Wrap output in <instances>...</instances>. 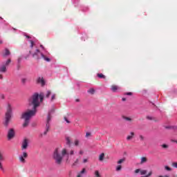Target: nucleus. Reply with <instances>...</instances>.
<instances>
[{
  "instance_id": "f257e3e1",
  "label": "nucleus",
  "mask_w": 177,
  "mask_h": 177,
  "mask_svg": "<svg viewBox=\"0 0 177 177\" xmlns=\"http://www.w3.org/2000/svg\"><path fill=\"white\" fill-rule=\"evenodd\" d=\"M65 156H68V157L74 156V150L72 149L68 152L66 148L57 147L53 152V158L57 165H62Z\"/></svg>"
},
{
  "instance_id": "f03ea898",
  "label": "nucleus",
  "mask_w": 177,
  "mask_h": 177,
  "mask_svg": "<svg viewBox=\"0 0 177 177\" xmlns=\"http://www.w3.org/2000/svg\"><path fill=\"white\" fill-rule=\"evenodd\" d=\"M44 97H45L44 93H40L39 95L37 93H35L28 99V106H32L34 110H37V108L39 107L41 103L44 102Z\"/></svg>"
},
{
  "instance_id": "7ed1b4c3",
  "label": "nucleus",
  "mask_w": 177,
  "mask_h": 177,
  "mask_svg": "<svg viewBox=\"0 0 177 177\" xmlns=\"http://www.w3.org/2000/svg\"><path fill=\"white\" fill-rule=\"evenodd\" d=\"M37 109H27L25 112L22 113L21 118H22V120H24V122L23 124L24 128L28 127V124H30V120H31V118H32V117L35 115V114H37Z\"/></svg>"
},
{
  "instance_id": "20e7f679",
  "label": "nucleus",
  "mask_w": 177,
  "mask_h": 177,
  "mask_svg": "<svg viewBox=\"0 0 177 177\" xmlns=\"http://www.w3.org/2000/svg\"><path fill=\"white\" fill-rule=\"evenodd\" d=\"M12 108L10 104H8L7 105V111L6 112L5 118L3 125L6 127H9V124H10V121H12Z\"/></svg>"
},
{
  "instance_id": "39448f33",
  "label": "nucleus",
  "mask_w": 177,
  "mask_h": 177,
  "mask_svg": "<svg viewBox=\"0 0 177 177\" xmlns=\"http://www.w3.org/2000/svg\"><path fill=\"white\" fill-rule=\"evenodd\" d=\"M52 113H55V109H53L48 115L46 124V130L44 133H41L39 136V138H44V136H46L48 135V132H49L50 129V120L52 119V116L50 115Z\"/></svg>"
},
{
  "instance_id": "423d86ee",
  "label": "nucleus",
  "mask_w": 177,
  "mask_h": 177,
  "mask_svg": "<svg viewBox=\"0 0 177 177\" xmlns=\"http://www.w3.org/2000/svg\"><path fill=\"white\" fill-rule=\"evenodd\" d=\"M12 60L10 59H8L6 62L3 63L1 65H0V73H6L8 71V69L6 67L10 64V62Z\"/></svg>"
},
{
  "instance_id": "0eeeda50",
  "label": "nucleus",
  "mask_w": 177,
  "mask_h": 177,
  "mask_svg": "<svg viewBox=\"0 0 177 177\" xmlns=\"http://www.w3.org/2000/svg\"><path fill=\"white\" fill-rule=\"evenodd\" d=\"M3 154H5V151L3 149H0V171H2L3 172L5 171L3 169V165H2V161L4 160Z\"/></svg>"
},
{
  "instance_id": "6e6552de",
  "label": "nucleus",
  "mask_w": 177,
  "mask_h": 177,
  "mask_svg": "<svg viewBox=\"0 0 177 177\" xmlns=\"http://www.w3.org/2000/svg\"><path fill=\"white\" fill-rule=\"evenodd\" d=\"M28 157V153L27 152H23L21 155L19 156V160L22 164H26V158Z\"/></svg>"
},
{
  "instance_id": "1a4fd4ad",
  "label": "nucleus",
  "mask_w": 177,
  "mask_h": 177,
  "mask_svg": "<svg viewBox=\"0 0 177 177\" xmlns=\"http://www.w3.org/2000/svg\"><path fill=\"white\" fill-rule=\"evenodd\" d=\"M8 140H10L15 138V129H10L8 132Z\"/></svg>"
},
{
  "instance_id": "9d476101",
  "label": "nucleus",
  "mask_w": 177,
  "mask_h": 177,
  "mask_svg": "<svg viewBox=\"0 0 177 177\" xmlns=\"http://www.w3.org/2000/svg\"><path fill=\"white\" fill-rule=\"evenodd\" d=\"M27 147H28V140L24 139L22 142L21 149L22 150H26Z\"/></svg>"
},
{
  "instance_id": "9b49d317",
  "label": "nucleus",
  "mask_w": 177,
  "mask_h": 177,
  "mask_svg": "<svg viewBox=\"0 0 177 177\" xmlns=\"http://www.w3.org/2000/svg\"><path fill=\"white\" fill-rule=\"evenodd\" d=\"M140 174V175H146L147 174V170L137 169L135 170V174Z\"/></svg>"
},
{
  "instance_id": "f8f14e48",
  "label": "nucleus",
  "mask_w": 177,
  "mask_h": 177,
  "mask_svg": "<svg viewBox=\"0 0 177 177\" xmlns=\"http://www.w3.org/2000/svg\"><path fill=\"white\" fill-rule=\"evenodd\" d=\"M37 84H41V85L44 86V85H45V80H44L43 77H39L37 79Z\"/></svg>"
},
{
  "instance_id": "ddd939ff",
  "label": "nucleus",
  "mask_w": 177,
  "mask_h": 177,
  "mask_svg": "<svg viewBox=\"0 0 177 177\" xmlns=\"http://www.w3.org/2000/svg\"><path fill=\"white\" fill-rule=\"evenodd\" d=\"M10 55V51L9 49L6 48L4 50V53L3 54V57H6L7 56H9Z\"/></svg>"
},
{
  "instance_id": "4468645a",
  "label": "nucleus",
  "mask_w": 177,
  "mask_h": 177,
  "mask_svg": "<svg viewBox=\"0 0 177 177\" xmlns=\"http://www.w3.org/2000/svg\"><path fill=\"white\" fill-rule=\"evenodd\" d=\"M135 136V133L131 132L130 135L127 137V140H132Z\"/></svg>"
},
{
  "instance_id": "2eb2a0df",
  "label": "nucleus",
  "mask_w": 177,
  "mask_h": 177,
  "mask_svg": "<svg viewBox=\"0 0 177 177\" xmlns=\"http://www.w3.org/2000/svg\"><path fill=\"white\" fill-rule=\"evenodd\" d=\"M41 55L42 59H44V60H45L46 62H50V58H49V57L45 56V55H44V54H42V53H41Z\"/></svg>"
},
{
  "instance_id": "dca6fc26",
  "label": "nucleus",
  "mask_w": 177,
  "mask_h": 177,
  "mask_svg": "<svg viewBox=\"0 0 177 177\" xmlns=\"http://www.w3.org/2000/svg\"><path fill=\"white\" fill-rule=\"evenodd\" d=\"M118 90V86H115V85L111 86V91H113V92H117Z\"/></svg>"
},
{
  "instance_id": "f3484780",
  "label": "nucleus",
  "mask_w": 177,
  "mask_h": 177,
  "mask_svg": "<svg viewBox=\"0 0 177 177\" xmlns=\"http://www.w3.org/2000/svg\"><path fill=\"white\" fill-rule=\"evenodd\" d=\"M145 162H147V158L142 157L140 164H145Z\"/></svg>"
},
{
  "instance_id": "a211bd4d",
  "label": "nucleus",
  "mask_w": 177,
  "mask_h": 177,
  "mask_svg": "<svg viewBox=\"0 0 177 177\" xmlns=\"http://www.w3.org/2000/svg\"><path fill=\"white\" fill-rule=\"evenodd\" d=\"M97 77H98V78H102L103 80L106 78V76L102 73H97Z\"/></svg>"
},
{
  "instance_id": "6ab92c4d",
  "label": "nucleus",
  "mask_w": 177,
  "mask_h": 177,
  "mask_svg": "<svg viewBox=\"0 0 177 177\" xmlns=\"http://www.w3.org/2000/svg\"><path fill=\"white\" fill-rule=\"evenodd\" d=\"M66 145H68V146H70V145H71V140L70 139V137H66Z\"/></svg>"
},
{
  "instance_id": "aec40b11",
  "label": "nucleus",
  "mask_w": 177,
  "mask_h": 177,
  "mask_svg": "<svg viewBox=\"0 0 177 177\" xmlns=\"http://www.w3.org/2000/svg\"><path fill=\"white\" fill-rule=\"evenodd\" d=\"M122 169V166L121 165H118L116 167L115 171H117L118 172L121 171Z\"/></svg>"
},
{
  "instance_id": "412c9836",
  "label": "nucleus",
  "mask_w": 177,
  "mask_h": 177,
  "mask_svg": "<svg viewBox=\"0 0 177 177\" xmlns=\"http://www.w3.org/2000/svg\"><path fill=\"white\" fill-rule=\"evenodd\" d=\"M99 160L100 161H103V160H104V153H101L99 156Z\"/></svg>"
},
{
  "instance_id": "4be33fe9",
  "label": "nucleus",
  "mask_w": 177,
  "mask_h": 177,
  "mask_svg": "<svg viewBox=\"0 0 177 177\" xmlns=\"http://www.w3.org/2000/svg\"><path fill=\"white\" fill-rule=\"evenodd\" d=\"M21 84H23V85H26V84L27 82V78H22L21 80Z\"/></svg>"
},
{
  "instance_id": "5701e85b",
  "label": "nucleus",
  "mask_w": 177,
  "mask_h": 177,
  "mask_svg": "<svg viewBox=\"0 0 177 177\" xmlns=\"http://www.w3.org/2000/svg\"><path fill=\"white\" fill-rule=\"evenodd\" d=\"M88 93H91V95H93L95 93V89L90 88L89 90H88Z\"/></svg>"
},
{
  "instance_id": "b1692460",
  "label": "nucleus",
  "mask_w": 177,
  "mask_h": 177,
  "mask_svg": "<svg viewBox=\"0 0 177 177\" xmlns=\"http://www.w3.org/2000/svg\"><path fill=\"white\" fill-rule=\"evenodd\" d=\"M123 118L126 121H129L130 122H132V118H129V117H127V116H124Z\"/></svg>"
},
{
  "instance_id": "393cba45",
  "label": "nucleus",
  "mask_w": 177,
  "mask_h": 177,
  "mask_svg": "<svg viewBox=\"0 0 177 177\" xmlns=\"http://www.w3.org/2000/svg\"><path fill=\"white\" fill-rule=\"evenodd\" d=\"M52 93L50 92V91H47V93H46V94L45 95V97H49L50 96V94H51Z\"/></svg>"
},
{
  "instance_id": "a878e982",
  "label": "nucleus",
  "mask_w": 177,
  "mask_h": 177,
  "mask_svg": "<svg viewBox=\"0 0 177 177\" xmlns=\"http://www.w3.org/2000/svg\"><path fill=\"white\" fill-rule=\"evenodd\" d=\"M151 175H153V171H149L147 175L141 177H150Z\"/></svg>"
},
{
  "instance_id": "bb28decb",
  "label": "nucleus",
  "mask_w": 177,
  "mask_h": 177,
  "mask_svg": "<svg viewBox=\"0 0 177 177\" xmlns=\"http://www.w3.org/2000/svg\"><path fill=\"white\" fill-rule=\"evenodd\" d=\"M125 161V159H120L118 161V164L120 165V164H122Z\"/></svg>"
},
{
  "instance_id": "cd10ccee",
  "label": "nucleus",
  "mask_w": 177,
  "mask_h": 177,
  "mask_svg": "<svg viewBox=\"0 0 177 177\" xmlns=\"http://www.w3.org/2000/svg\"><path fill=\"white\" fill-rule=\"evenodd\" d=\"M56 99V94H53L51 97V102H53Z\"/></svg>"
},
{
  "instance_id": "c85d7f7f",
  "label": "nucleus",
  "mask_w": 177,
  "mask_h": 177,
  "mask_svg": "<svg viewBox=\"0 0 177 177\" xmlns=\"http://www.w3.org/2000/svg\"><path fill=\"white\" fill-rule=\"evenodd\" d=\"M80 162L79 159H76L75 161L73 162V165L75 166L77 165V164H78V162Z\"/></svg>"
},
{
  "instance_id": "c756f323",
  "label": "nucleus",
  "mask_w": 177,
  "mask_h": 177,
  "mask_svg": "<svg viewBox=\"0 0 177 177\" xmlns=\"http://www.w3.org/2000/svg\"><path fill=\"white\" fill-rule=\"evenodd\" d=\"M171 167H173L174 168H177V162H174L171 164Z\"/></svg>"
},
{
  "instance_id": "7c9ffc66",
  "label": "nucleus",
  "mask_w": 177,
  "mask_h": 177,
  "mask_svg": "<svg viewBox=\"0 0 177 177\" xmlns=\"http://www.w3.org/2000/svg\"><path fill=\"white\" fill-rule=\"evenodd\" d=\"M165 169H166V171H172V169L168 166H165Z\"/></svg>"
},
{
  "instance_id": "2f4dec72",
  "label": "nucleus",
  "mask_w": 177,
  "mask_h": 177,
  "mask_svg": "<svg viewBox=\"0 0 177 177\" xmlns=\"http://www.w3.org/2000/svg\"><path fill=\"white\" fill-rule=\"evenodd\" d=\"M161 146L163 149H168V145H167L166 144H163Z\"/></svg>"
},
{
  "instance_id": "473e14b6",
  "label": "nucleus",
  "mask_w": 177,
  "mask_h": 177,
  "mask_svg": "<svg viewBox=\"0 0 177 177\" xmlns=\"http://www.w3.org/2000/svg\"><path fill=\"white\" fill-rule=\"evenodd\" d=\"M78 145H80V141L78 140H76L75 141V146H78Z\"/></svg>"
},
{
  "instance_id": "72a5a7b5",
  "label": "nucleus",
  "mask_w": 177,
  "mask_h": 177,
  "mask_svg": "<svg viewBox=\"0 0 177 177\" xmlns=\"http://www.w3.org/2000/svg\"><path fill=\"white\" fill-rule=\"evenodd\" d=\"M64 120L67 122V124H70V121L68 120V119H67L66 117H64Z\"/></svg>"
},
{
  "instance_id": "f704fd0d",
  "label": "nucleus",
  "mask_w": 177,
  "mask_h": 177,
  "mask_svg": "<svg viewBox=\"0 0 177 177\" xmlns=\"http://www.w3.org/2000/svg\"><path fill=\"white\" fill-rule=\"evenodd\" d=\"M139 138H140V140H145V137H144L143 136L140 135V136H139Z\"/></svg>"
},
{
  "instance_id": "c9c22d12",
  "label": "nucleus",
  "mask_w": 177,
  "mask_h": 177,
  "mask_svg": "<svg viewBox=\"0 0 177 177\" xmlns=\"http://www.w3.org/2000/svg\"><path fill=\"white\" fill-rule=\"evenodd\" d=\"M30 46L32 48H33L34 47V41L32 40H30Z\"/></svg>"
},
{
  "instance_id": "e433bc0d",
  "label": "nucleus",
  "mask_w": 177,
  "mask_h": 177,
  "mask_svg": "<svg viewBox=\"0 0 177 177\" xmlns=\"http://www.w3.org/2000/svg\"><path fill=\"white\" fill-rule=\"evenodd\" d=\"M36 52L35 54H33V57H35V55H37V53H39V49H37L36 50Z\"/></svg>"
},
{
  "instance_id": "4c0bfd02",
  "label": "nucleus",
  "mask_w": 177,
  "mask_h": 177,
  "mask_svg": "<svg viewBox=\"0 0 177 177\" xmlns=\"http://www.w3.org/2000/svg\"><path fill=\"white\" fill-rule=\"evenodd\" d=\"M85 171H86V169H85V168H84V169H82V170L80 172V174L82 175V174H85Z\"/></svg>"
},
{
  "instance_id": "58836bf2",
  "label": "nucleus",
  "mask_w": 177,
  "mask_h": 177,
  "mask_svg": "<svg viewBox=\"0 0 177 177\" xmlns=\"http://www.w3.org/2000/svg\"><path fill=\"white\" fill-rule=\"evenodd\" d=\"M89 136H91V133L87 132V133H86V138H89Z\"/></svg>"
},
{
  "instance_id": "ea45409f",
  "label": "nucleus",
  "mask_w": 177,
  "mask_h": 177,
  "mask_svg": "<svg viewBox=\"0 0 177 177\" xmlns=\"http://www.w3.org/2000/svg\"><path fill=\"white\" fill-rule=\"evenodd\" d=\"M125 95H127L128 96H132V93L131 92L126 93Z\"/></svg>"
},
{
  "instance_id": "a19ab883",
  "label": "nucleus",
  "mask_w": 177,
  "mask_h": 177,
  "mask_svg": "<svg viewBox=\"0 0 177 177\" xmlns=\"http://www.w3.org/2000/svg\"><path fill=\"white\" fill-rule=\"evenodd\" d=\"M83 162L85 164L86 162H88V159H84L83 160Z\"/></svg>"
},
{
  "instance_id": "79ce46f5",
  "label": "nucleus",
  "mask_w": 177,
  "mask_h": 177,
  "mask_svg": "<svg viewBox=\"0 0 177 177\" xmlns=\"http://www.w3.org/2000/svg\"><path fill=\"white\" fill-rule=\"evenodd\" d=\"M25 37H26V38H28V39H30L31 38V37L27 35H25Z\"/></svg>"
},
{
  "instance_id": "37998d69",
  "label": "nucleus",
  "mask_w": 177,
  "mask_h": 177,
  "mask_svg": "<svg viewBox=\"0 0 177 177\" xmlns=\"http://www.w3.org/2000/svg\"><path fill=\"white\" fill-rule=\"evenodd\" d=\"M40 48H41V49L45 50V47H44V46H43V45H40Z\"/></svg>"
},
{
  "instance_id": "c03bdc74",
  "label": "nucleus",
  "mask_w": 177,
  "mask_h": 177,
  "mask_svg": "<svg viewBox=\"0 0 177 177\" xmlns=\"http://www.w3.org/2000/svg\"><path fill=\"white\" fill-rule=\"evenodd\" d=\"M147 120H152L151 117H150V116H147Z\"/></svg>"
},
{
  "instance_id": "a18cd8bd",
  "label": "nucleus",
  "mask_w": 177,
  "mask_h": 177,
  "mask_svg": "<svg viewBox=\"0 0 177 177\" xmlns=\"http://www.w3.org/2000/svg\"><path fill=\"white\" fill-rule=\"evenodd\" d=\"M17 70H20V64L17 65Z\"/></svg>"
},
{
  "instance_id": "49530a36",
  "label": "nucleus",
  "mask_w": 177,
  "mask_h": 177,
  "mask_svg": "<svg viewBox=\"0 0 177 177\" xmlns=\"http://www.w3.org/2000/svg\"><path fill=\"white\" fill-rule=\"evenodd\" d=\"M79 154H84V151H80L79 152Z\"/></svg>"
},
{
  "instance_id": "de8ad7c7",
  "label": "nucleus",
  "mask_w": 177,
  "mask_h": 177,
  "mask_svg": "<svg viewBox=\"0 0 177 177\" xmlns=\"http://www.w3.org/2000/svg\"><path fill=\"white\" fill-rule=\"evenodd\" d=\"M3 78V76H2V75L0 74V80H2Z\"/></svg>"
},
{
  "instance_id": "09e8293b",
  "label": "nucleus",
  "mask_w": 177,
  "mask_h": 177,
  "mask_svg": "<svg viewBox=\"0 0 177 177\" xmlns=\"http://www.w3.org/2000/svg\"><path fill=\"white\" fill-rule=\"evenodd\" d=\"M81 175H82V174H80V173H79V174H77V177H81V176H82Z\"/></svg>"
},
{
  "instance_id": "8fccbe9b",
  "label": "nucleus",
  "mask_w": 177,
  "mask_h": 177,
  "mask_svg": "<svg viewBox=\"0 0 177 177\" xmlns=\"http://www.w3.org/2000/svg\"><path fill=\"white\" fill-rule=\"evenodd\" d=\"M122 102H125V100H127V99L123 97V98L122 99Z\"/></svg>"
},
{
  "instance_id": "3c124183",
  "label": "nucleus",
  "mask_w": 177,
  "mask_h": 177,
  "mask_svg": "<svg viewBox=\"0 0 177 177\" xmlns=\"http://www.w3.org/2000/svg\"><path fill=\"white\" fill-rule=\"evenodd\" d=\"M163 177H169V175H165Z\"/></svg>"
},
{
  "instance_id": "603ef678",
  "label": "nucleus",
  "mask_w": 177,
  "mask_h": 177,
  "mask_svg": "<svg viewBox=\"0 0 177 177\" xmlns=\"http://www.w3.org/2000/svg\"><path fill=\"white\" fill-rule=\"evenodd\" d=\"M0 44H2V41L0 40Z\"/></svg>"
},
{
  "instance_id": "864d4df0",
  "label": "nucleus",
  "mask_w": 177,
  "mask_h": 177,
  "mask_svg": "<svg viewBox=\"0 0 177 177\" xmlns=\"http://www.w3.org/2000/svg\"><path fill=\"white\" fill-rule=\"evenodd\" d=\"M18 62H20V59H18Z\"/></svg>"
},
{
  "instance_id": "5fc2aeb1",
  "label": "nucleus",
  "mask_w": 177,
  "mask_h": 177,
  "mask_svg": "<svg viewBox=\"0 0 177 177\" xmlns=\"http://www.w3.org/2000/svg\"><path fill=\"white\" fill-rule=\"evenodd\" d=\"M70 174H71V171H70Z\"/></svg>"
},
{
  "instance_id": "6e6d98bb",
  "label": "nucleus",
  "mask_w": 177,
  "mask_h": 177,
  "mask_svg": "<svg viewBox=\"0 0 177 177\" xmlns=\"http://www.w3.org/2000/svg\"><path fill=\"white\" fill-rule=\"evenodd\" d=\"M159 177H162V176H160Z\"/></svg>"
}]
</instances>
